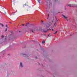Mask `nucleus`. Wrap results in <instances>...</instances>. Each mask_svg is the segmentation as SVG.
I'll return each mask as SVG.
<instances>
[{
    "instance_id": "f257e3e1",
    "label": "nucleus",
    "mask_w": 77,
    "mask_h": 77,
    "mask_svg": "<svg viewBox=\"0 0 77 77\" xmlns=\"http://www.w3.org/2000/svg\"><path fill=\"white\" fill-rule=\"evenodd\" d=\"M36 30H38V29H37V28H35V27H31L30 29V32H31L32 33H34V32Z\"/></svg>"
},
{
    "instance_id": "f03ea898",
    "label": "nucleus",
    "mask_w": 77,
    "mask_h": 77,
    "mask_svg": "<svg viewBox=\"0 0 77 77\" xmlns=\"http://www.w3.org/2000/svg\"><path fill=\"white\" fill-rule=\"evenodd\" d=\"M51 24H52V23H51L50 22H48V24L47 25H45V27H46V28L49 27Z\"/></svg>"
},
{
    "instance_id": "7ed1b4c3",
    "label": "nucleus",
    "mask_w": 77,
    "mask_h": 77,
    "mask_svg": "<svg viewBox=\"0 0 77 77\" xmlns=\"http://www.w3.org/2000/svg\"><path fill=\"white\" fill-rule=\"evenodd\" d=\"M22 56H23L24 57H27V56H29V55L28 54L27 55L25 54H22Z\"/></svg>"
},
{
    "instance_id": "20e7f679",
    "label": "nucleus",
    "mask_w": 77,
    "mask_h": 77,
    "mask_svg": "<svg viewBox=\"0 0 77 77\" xmlns=\"http://www.w3.org/2000/svg\"><path fill=\"white\" fill-rule=\"evenodd\" d=\"M63 17V18L66 19L67 21H68V17H65L64 15H62Z\"/></svg>"
},
{
    "instance_id": "39448f33",
    "label": "nucleus",
    "mask_w": 77,
    "mask_h": 77,
    "mask_svg": "<svg viewBox=\"0 0 77 77\" xmlns=\"http://www.w3.org/2000/svg\"><path fill=\"white\" fill-rule=\"evenodd\" d=\"M51 30V29H47V30H43V32H47V31H48V30Z\"/></svg>"
},
{
    "instance_id": "423d86ee",
    "label": "nucleus",
    "mask_w": 77,
    "mask_h": 77,
    "mask_svg": "<svg viewBox=\"0 0 77 77\" xmlns=\"http://www.w3.org/2000/svg\"><path fill=\"white\" fill-rule=\"evenodd\" d=\"M20 67H21V68H22V67H23V64H22V63H20Z\"/></svg>"
},
{
    "instance_id": "0eeeda50",
    "label": "nucleus",
    "mask_w": 77,
    "mask_h": 77,
    "mask_svg": "<svg viewBox=\"0 0 77 77\" xmlns=\"http://www.w3.org/2000/svg\"><path fill=\"white\" fill-rule=\"evenodd\" d=\"M54 26H55V27H56V25H57V23H56V22H55V23H54Z\"/></svg>"
},
{
    "instance_id": "6e6552de",
    "label": "nucleus",
    "mask_w": 77,
    "mask_h": 77,
    "mask_svg": "<svg viewBox=\"0 0 77 77\" xmlns=\"http://www.w3.org/2000/svg\"><path fill=\"white\" fill-rule=\"evenodd\" d=\"M49 14H48V18H47V19H48V18H49Z\"/></svg>"
},
{
    "instance_id": "1a4fd4ad",
    "label": "nucleus",
    "mask_w": 77,
    "mask_h": 77,
    "mask_svg": "<svg viewBox=\"0 0 77 77\" xmlns=\"http://www.w3.org/2000/svg\"><path fill=\"white\" fill-rule=\"evenodd\" d=\"M45 41H43L42 42V44H44L45 43Z\"/></svg>"
},
{
    "instance_id": "9d476101",
    "label": "nucleus",
    "mask_w": 77,
    "mask_h": 77,
    "mask_svg": "<svg viewBox=\"0 0 77 77\" xmlns=\"http://www.w3.org/2000/svg\"><path fill=\"white\" fill-rule=\"evenodd\" d=\"M4 14H6V11H4Z\"/></svg>"
},
{
    "instance_id": "9b49d317",
    "label": "nucleus",
    "mask_w": 77,
    "mask_h": 77,
    "mask_svg": "<svg viewBox=\"0 0 77 77\" xmlns=\"http://www.w3.org/2000/svg\"><path fill=\"white\" fill-rule=\"evenodd\" d=\"M0 24L2 25V27H3L4 26V25H3V24L2 23H0Z\"/></svg>"
},
{
    "instance_id": "f8f14e48",
    "label": "nucleus",
    "mask_w": 77,
    "mask_h": 77,
    "mask_svg": "<svg viewBox=\"0 0 77 77\" xmlns=\"http://www.w3.org/2000/svg\"><path fill=\"white\" fill-rule=\"evenodd\" d=\"M68 6H69V7H72V6L71 5H68Z\"/></svg>"
},
{
    "instance_id": "ddd939ff",
    "label": "nucleus",
    "mask_w": 77,
    "mask_h": 77,
    "mask_svg": "<svg viewBox=\"0 0 77 77\" xmlns=\"http://www.w3.org/2000/svg\"><path fill=\"white\" fill-rule=\"evenodd\" d=\"M40 1H41V0H38V3H40L41 2H40Z\"/></svg>"
},
{
    "instance_id": "4468645a",
    "label": "nucleus",
    "mask_w": 77,
    "mask_h": 77,
    "mask_svg": "<svg viewBox=\"0 0 77 77\" xmlns=\"http://www.w3.org/2000/svg\"><path fill=\"white\" fill-rule=\"evenodd\" d=\"M57 33V31L56 32H55V33H54V34H56V33Z\"/></svg>"
},
{
    "instance_id": "2eb2a0df",
    "label": "nucleus",
    "mask_w": 77,
    "mask_h": 77,
    "mask_svg": "<svg viewBox=\"0 0 77 77\" xmlns=\"http://www.w3.org/2000/svg\"><path fill=\"white\" fill-rule=\"evenodd\" d=\"M1 37L2 38H3L4 37V36L3 35H2Z\"/></svg>"
},
{
    "instance_id": "dca6fc26",
    "label": "nucleus",
    "mask_w": 77,
    "mask_h": 77,
    "mask_svg": "<svg viewBox=\"0 0 77 77\" xmlns=\"http://www.w3.org/2000/svg\"><path fill=\"white\" fill-rule=\"evenodd\" d=\"M8 27V25L6 24V27Z\"/></svg>"
},
{
    "instance_id": "f3484780",
    "label": "nucleus",
    "mask_w": 77,
    "mask_h": 77,
    "mask_svg": "<svg viewBox=\"0 0 77 77\" xmlns=\"http://www.w3.org/2000/svg\"><path fill=\"white\" fill-rule=\"evenodd\" d=\"M6 31H7V28H6L5 29V32H6Z\"/></svg>"
},
{
    "instance_id": "a211bd4d",
    "label": "nucleus",
    "mask_w": 77,
    "mask_h": 77,
    "mask_svg": "<svg viewBox=\"0 0 77 77\" xmlns=\"http://www.w3.org/2000/svg\"><path fill=\"white\" fill-rule=\"evenodd\" d=\"M41 21H42V23H43V20H41Z\"/></svg>"
},
{
    "instance_id": "6ab92c4d",
    "label": "nucleus",
    "mask_w": 77,
    "mask_h": 77,
    "mask_svg": "<svg viewBox=\"0 0 77 77\" xmlns=\"http://www.w3.org/2000/svg\"><path fill=\"white\" fill-rule=\"evenodd\" d=\"M26 24H29V23L28 22V23H26Z\"/></svg>"
},
{
    "instance_id": "aec40b11",
    "label": "nucleus",
    "mask_w": 77,
    "mask_h": 77,
    "mask_svg": "<svg viewBox=\"0 0 77 77\" xmlns=\"http://www.w3.org/2000/svg\"><path fill=\"white\" fill-rule=\"evenodd\" d=\"M35 59H38V58L37 57H35Z\"/></svg>"
},
{
    "instance_id": "412c9836",
    "label": "nucleus",
    "mask_w": 77,
    "mask_h": 77,
    "mask_svg": "<svg viewBox=\"0 0 77 77\" xmlns=\"http://www.w3.org/2000/svg\"><path fill=\"white\" fill-rule=\"evenodd\" d=\"M22 26H24V24H23Z\"/></svg>"
},
{
    "instance_id": "4be33fe9",
    "label": "nucleus",
    "mask_w": 77,
    "mask_h": 77,
    "mask_svg": "<svg viewBox=\"0 0 77 77\" xmlns=\"http://www.w3.org/2000/svg\"><path fill=\"white\" fill-rule=\"evenodd\" d=\"M11 22H10V23H11Z\"/></svg>"
},
{
    "instance_id": "5701e85b",
    "label": "nucleus",
    "mask_w": 77,
    "mask_h": 77,
    "mask_svg": "<svg viewBox=\"0 0 77 77\" xmlns=\"http://www.w3.org/2000/svg\"><path fill=\"white\" fill-rule=\"evenodd\" d=\"M25 26H27V25H26Z\"/></svg>"
},
{
    "instance_id": "b1692460",
    "label": "nucleus",
    "mask_w": 77,
    "mask_h": 77,
    "mask_svg": "<svg viewBox=\"0 0 77 77\" xmlns=\"http://www.w3.org/2000/svg\"><path fill=\"white\" fill-rule=\"evenodd\" d=\"M52 30H53V29H52Z\"/></svg>"
},
{
    "instance_id": "393cba45",
    "label": "nucleus",
    "mask_w": 77,
    "mask_h": 77,
    "mask_svg": "<svg viewBox=\"0 0 77 77\" xmlns=\"http://www.w3.org/2000/svg\"><path fill=\"white\" fill-rule=\"evenodd\" d=\"M49 36V35H48V36Z\"/></svg>"
},
{
    "instance_id": "a878e982",
    "label": "nucleus",
    "mask_w": 77,
    "mask_h": 77,
    "mask_svg": "<svg viewBox=\"0 0 77 77\" xmlns=\"http://www.w3.org/2000/svg\"><path fill=\"white\" fill-rule=\"evenodd\" d=\"M14 5H15V4H14Z\"/></svg>"
},
{
    "instance_id": "bb28decb",
    "label": "nucleus",
    "mask_w": 77,
    "mask_h": 77,
    "mask_svg": "<svg viewBox=\"0 0 77 77\" xmlns=\"http://www.w3.org/2000/svg\"><path fill=\"white\" fill-rule=\"evenodd\" d=\"M1 7L2 8V6H1Z\"/></svg>"
},
{
    "instance_id": "cd10ccee",
    "label": "nucleus",
    "mask_w": 77,
    "mask_h": 77,
    "mask_svg": "<svg viewBox=\"0 0 77 77\" xmlns=\"http://www.w3.org/2000/svg\"><path fill=\"white\" fill-rule=\"evenodd\" d=\"M19 32H20V31H19Z\"/></svg>"
}]
</instances>
